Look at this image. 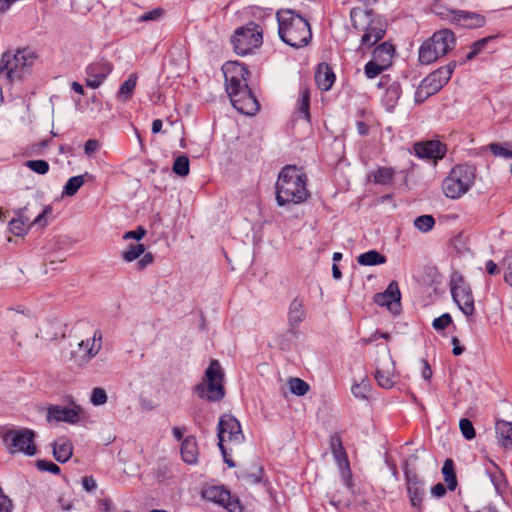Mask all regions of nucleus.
I'll return each instance as SVG.
<instances>
[{
    "label": "nucleus",
    "mask_w": 512,
    "mask_h": 512,
    "mask_svg": "<svg viewBox=\"0 0 512 512\" xmlns=\"http://www.w3.org/2000/svg\"><path fill=\"white\" fill-rule=\"evenodd\" d=\"M310 196L307 189V176L295 165L282 168L276 182V201L279 206L300 204Z\"/></svg>",
    "instance_id": "nucleus-1"
},
{
    "label": "nucleus",
    "mask_w": 512,
    "mask_h": 512,
    "mask_svg": "<svg viewBox=\"0 0 512 512\" xmlns=\"http://www.w3.org/2000/svg\"><path fill=\"white\" fill-rule=\"evenodd\" d=\"M278 34L287 45L299 49L307 46L312 39L310 23L292 9L277 11Z\"/></svg>",
    "instance_id": "nucleus-2"
},
{
    "label": "nucleus",
    "mask_w": 512,
    "mask_h": 512,
    "mask_svg": "<svg viewBox=\"0 0 512 512\" xmlns=\"http://www.w3.org/2000/svg\"><path fill=\"white\" fill-rule=\"evenodd\" d=\"M353 28L362 32L361 47L370 48L378 43L385 35L386 24L372 11L357 7L350 12Z\"/></svg>",
    "instance_id": "nucleus-3"
},
{
    "label": "nucleus",
    "mask_w": 512,
    "mask_h": 512,
    "mask_svg": "<svg viewBox=\"0 0 512 512\" xmlns=\"http://www.w3.org/2000/svg\"><path fill=\"white\" fill-rule=\"evenodd\" d=\"M456 37L453 31L441 29L425 40L419 48V62L424 65L435 62L454 49Z\"/></svg>",
    "instance_id": "nucleus-4"
},
{
    "label": "nucleus",
    "mask_w": 512,
    "mask_h": 512,
    "mask_svg": "<svg viewBox=\"0 0 512 512\" xmlns=\"http://www.w3.org/2000/svg\"><path fill=\"white\" fill-rule=\"evenodd\" d=\"M35 55L29 49L6 51L0 60V76L10 81L20 80L30 73Z\"/></svg>",
    "instance_id": "nucleus-5"
},
{
    "label": "nucleus",
    "mask_w": 512,
    "mask_h": 512,
    "mask_svg": "<svg viewBox=\"0 0 512 512\" xmlns=\"http://www.w3.org/2000/svg\"><path fill=\"white\" fill-rule=\"evenodd\" d=\"M476 168L473 165L461 164L453 167L442 182V190L446 197L458 199L468 192L475 179Z\"/></svg>",
    "instance_id": "nucleus-6"
},
{
    "label": "nucleus",
    "mask_w": 512,
    "mask_h": 512,
    "mask_svg": "<svg viewBox=\"0 0 512 512\" xmlns=\"http://www.w3.org/2000/svg\"><path fill=\"white\" fill-rule=\"evenodd\" d=\"M36 434L29 428L8 429L1 434V439L9 454L22 453L34 456L37 453Z\"/></svg>",
    "instance_id": "nucleus-7"
},
{
    "label": "nucleus",
    "mask_w": 512,
    "mask_h": 512,
    "mask_svg": "<svg viewBox=\"0 0 512 512\" xmlns=\"http://www.w3.org/2000/svg\"><path fill=\"white\" fill-rule=\"evenodd\" d=\"M234 51L240 56L250 54L263 43V29L253 21L238 27L231 38Z\"/></svg>",
    "instance_id": "nucleus-8"
},
{
    "label": "nucleus",
    "mask_w": 512,
    "mask_h": 512,
    "mask_svg": "<svg viewBox=\"0 0 512 512\" xmlns=\"http://www.w3.org/2000/svg\"><path fill=\"white\" fill-rule=\"evenodd\" d=\"M223 377L221 365L217 360H212L205 371L206 383L198 384L195 388L198 396L209 401H220L225 395Z\"/></svg>",
    "instance_id": "nucleus-9"
},
{
    "label": "nucleus",
    "mask_w": 512,
    "mask_h": 512,
    "mask_svg": "<svg viewBox=\"0 0 512 512\" xmlns=\"http://www.w3.org/2000/svg\"><path fill=\"white\" fill-rule=\"evenodd\" d=\"M450 291L454 302L460 311L470 318L475 313L474 296L470 285L464 280L459 273H454L450 281Z\"/></svg>",
    "instance_id": "nucleus-10"
},
{
    "label": "nucleus",
    "mask_w": 512,
    "mask_h": 512,
    "mask_svg": "<svg viewBox=\"0 0 512 512\" xmlns=\"http://www.w3.org/2000/svg\"><path fill=\"white\" fill-rule=\"evenodd\" d=\"M417 459L418 457L416 455H411L407 460H405L404 476L409 501L412 507L421 510L422 501L425 496V487L424 481L418 477L414 468V464Z\"/></svg>",
    "instance_id": "nucleus-11"
},
{
    "label": "nucleus",
    "mask_w": 512,
    "mask_h": 512,
    "mask_svg": "<svg viewBox=\"0 0 512 512\" xmlns=\"http://www.w3.org/2000/svg\"><path fill=\"white\" fill-rule=\"evenodd\" d=\"M226 91L230 98L239 96L242 90H248L247 76L249 71L238 62H227L223 66Z\"/></svg>",
    "instance_id": "nucleus-12"
},
{
    "label": "nucleus",
    "mask_w": 512,
    "mask_h": 512,
    "mask_svg": "<svg viewBox=\"0 0 512 512\" xmlns=\"http://www.w3.org/2000/svg\"><path fill=\"white\" fill-rule=\"evenodd\" d=\"M456 66V61H450L447 65L430 73L422 80L417 95L424 94L425 97H428L437 93L448 83Z\"/></svg>",
    "instance_id": "nucleus-13"
},
{
    "label": "nucleus",
    "mask_w": 512,
    "mask_h": 512,
    "mask_svg": "<svg viewBox=\"0 0 512 512\" xmlns=\"http://www.w3.org/2000/svg\"><path fill=\"white\" fill-rule=\"evenodd\" d=\"M218 447L222 455L225 456L224 442H233L241 444L244 440V434L240 422L231 414H224L218 422Z\"/></svg>",
    "instance_id": "nucleus-14"
},
{
    "label": "nucleus",
    "mask_w": 512,
    "mask_h": 512,
    "mask_svg": "<svg viewBox=\"0 0 512 512\" xmlns=\"http://www.w3.org/2000/svg\"><path fill=\"white\" fill-rule=\"evenodd\" d=\"M203 499L224 507L229 512H243V507L238 498L232 497L231 493L223 486H208L202 489Z\"/></svg>",
    "instance_id": "nucleus-15"
},
{
    "label": "nucleus",
    "mask_w": 512,
    "mask_h": 512,
    "mask_svg": "<svg viewBox=\"0 0 512 512\" xmlns=\"http://www.w3.org/2000/svg\"><path fill=\"white\" fill-rule=\"evenodd\" d=\"M102 332L97 329L94 331L92 337L82 340L78 344L79 355H75V362L79 366L86 365L92 358H94L102 347Z\"/></svg>",
    "instance_id": "nucleus-16"
},
{
    "label": "nucleus",
    "mask_w": 512,
    "mask_h": 512,
    "mask_svg": "<svg viewBox=\"0 0 512 512\" xmlns=\"http://www.w3.org/2000/svg\"><path fill=\"white\" fill-rule=\"evenodd\" d=\"M112 71V65L103 59L93 62L86 68L85 83L92 89L98 88Z\"/></svg>",
    "instance_id": "nucleus-17"
},
{
    "label": "nucleus",
    "mask_w": 512,
    "mask_h": 512,
    "mask_svg": "<svg viewBox=\"0 0 512 512\" xmlns=\"http://www.w3.org/2000/svg\"><path fill=\"white\" fill-rule=\"evenodd\" d=\"M448 17L452 23L468 29L480 28L486 23V18L483 15L466 10H449Z\"/></svg>",
    "instance_id": "nucleus-18"
},
{
    "label": "nucleus",
    "mask_w": 512,
    "mask_h": 512,
    "mask_svg": "<svg viewBox=\"0 0 512 512\" xmlns=\"http://www.w3.org/2000/svg\"><path fill=\"white\" fill-rule=\"evenodd\" d=\"M401 293L396 281L390 282L384 292L377 293L374 296V302L379 306H385L394 314L400 311Z\"/></svg>",
    "instance_id": "nucleus-19"
},
{
    "label": "nucleus",
    "mask_w": 512,
    "mask_h": 512,
    "mask_svg": "<svg viewBox=\"0 0 512 512\" xmlns=\"http://www.w3.org/2000/svg\"><path fill=\"white\" fill-rule=\"evenodd\" d=\"M81 408L78 405L74 407H63L59 405H51L47 409V421L48 422H67L75 424L79 421V414Z\"/></svg>",
    "instance_id": "nucleus-20"
},
{
    "label": "nucleus",
    "mask_w": 512,
    "mask_h": 512,
    "mask_svg": "<svg viewBox=\"0 0 512 512\" xmlns=\"http://www.w3.org/2000/svg\"><path fill=\"white\" fill-rule=\"evenodd\" d=\"M233 107L245 115H253L259 110V103L250 89L242 90L239 96L230 98Z\"/></svg>",
    "instance_id": "nucleus-21"
},
{
    "label": "nucleus",
    "mask_w": 512,
    "mask_h": 512,
    "mask_svg": "<svg viewBox=\"0 0 512 512\" xmlns=\"http://www.w3.org/2000/svg\"><path fill=\"white\" fill-rule=\"evenodd\" d=\"M416 155L425 159H441L446 154V147L438 140L418 143L414 147Z\"/></svg>",
    "instance_id": "nucleus-22"
},
{
    "label": "nucleus",
    "mask_w": 512,
    "mask_h": 512,
    "mask_svg": "<svg viewBox=\"0 0 512 512\" xmlns=\"http://www.w3.org/2000/svg\"><path fill=\"white\" fill-rule=\"evenodd\" d=\"M315 82L322 91L331 89L335 82V74L332 68L326 63H320L315 72Z\"/></svg>",
    "instance_id": "nucleus-23"
},
{
    "label": "nucleus",
    "mask_w": 512,
    "mask_h": 512,
    "mask_svg": "<svg viewBox=\"0 0 512 512\" xmlns=\"http://www.w3.org/2000/svg\"><path fill=\"white\" fill-rule=\"evenodd\" d=\"M180 453L182 460L189 464H196L199 456V449L196 438L194 436H187L183 439Z\"/></svg>",
    "instance_id": "nucleus-24"
},
{
    "label": "nucleus",
    "mask_w": 512,
    "mask_h": 512,
    "mask_svg": "<svg viewBox=\"0 0 512 512\" xmlns=\"http://www.w3.org/2000/svg\"><path fill=\"white\" fill-rule=\"evenodd\" d=\"M402 89L398 82H392L386 89L384 96L382 97V104L386 111L393 112L398 104L401 97Z\"/></svg>",
    "instance_id": "nucleus-25"
},
{
    "label": "nucleus",
    "mask_w": 512,
    "mask_h": 512,
    "mask_svg": "<svg viewBox=\"0 0 512 512\" xmlns=\"http://www.w3.org/2000/svg\"><path fill=\"white\" fill-rule=\"evenodd\" d=\"M73 446L69 439L59 438L53 443V455L60 463H65L72 456Z\"/></svg>",
    "instance_id": "nucleus-26"
},
{
    "label": "nucleus",
    "mask_w": 512,
    "mask_h": 512,
    "mask_svg": "<svg viewBox=\"0 0 512 512\" xmlns=\"http://www.w3.org/2000/svg\"><path fill=\"white\" fill-rule=\"evenodd\" d=\"M238 478L246 484H258L263 478V468L256 462L251 463L248 467L239 471Z\"/></svg>",
    "instance_id": "nucleus-27"
},
{
    "label": "nucleus",
    "mask_w": 512,
    "mask_h": 512,
    "mask_svg": "<svg viewBox=\"0 0 512 512\" xmlns=\"http://www.w3.org/2000/svg\"><path fill=\"white\" fill-rule=\"evenodd\" d=\"M495 431L499 444L504 448L512 449V422L505 420L497 421Z\"/></svg>",
    "instance_id": "nucleus-28"
},
{
    "label": "nucleus",
    "mask_w": 512,
    "mask_h": 512,
    "mask_svg": "<svg viewBox=\"0 0 512 512\" xmlns=\"http://www.w3.org/2000/svg\"><path fill=\"white\" fill-rule=\"evenodd\" d=\"M298 118L310 122V91L306 86L301 87L300 97L296 103Z\"/></svg>",
    "instance_id": "nucleus-29"
},
{
    "label": "nucleus",
    "mask_w": 512,
    "mask_h": 512,
    "mask_svg": "<svg viewBox=\"0 0 512 512\" xmlns=\"http://www.w3.org/2000/svg\"><path fill=\"white\" fill-rule=\"evenodd\" d=\"M306 313L301 300L295 298L289 306L288 322L292 328H296L305 319Z\"/></svg>",
    "instance_id": "nucleus-30"
},
{
    "label": "nucleus",
    "mask_w": 512,
    "mask_h": 512,
    "mask_svg": "<svg viewBox=\"0 0 512 512\" xmlns=\"http://www.w3.org/2000/svg\"><path fill=\"white\" fill-rule=\"evenodd\" d=\"M330 448L331 451L336 459V461L341 465L342 463H345L348 465V458L346 451L342 444V439L339 435L334 434L330 436Z\"/></svg>",
    "instance_id": "nucleus-31"
},
{
    "label": "nucleus",
    "mask_w": 512,
    "mask_h": 512,
    "mask_svg": "<svg viewBox=\"0 0 512 512\" xmlns=\"http://www.w3.org/2000/svg\"><path fill=\"white\" fill-rule=\"evenodd\" d=\"M357 261L363 266L380 265L386 262V257L376 250H370L358 256Z\"/></svg>",
    "instance_id": "nucleus-32"
},
{
    "label": "nucleus",
    "mask_w": 512,
    "mask_h": 512,
    "mask_svg": "<svg viewBox=\"0 0 512 512\" xmlns=\"http://www.w3.org/2000/svg\"><path fill=\"white\" fill-rule=\"evenodd\" d=\"M442 474L447 484V488L450 491H454L457 487V478L454 471V462L452 459L445 460L442 467Z\"/></svg>",
    "instance_id": "nucleus-33"
},
{
    "label": "nucleus",
    "mask_w": 512,
    "mask_h": 512,
    "mask_svg": "<svg viewBox=\"0 0 512 512\" xmlns=\"http://www.w3.org/2000/svg\"><path fill=\"white\" fill-rule=\"evenodd\" d=\"M495 37L496 36H488L473 42V44L470 46V51L465 56L464 60L460 62V64H464L466 61L472 60L475 56L481 53L486 47V45L492 40H494Z\"/></svg>",
    "instance_id": "nucleus-34"
},
{
    "label": "nucleus",
    "mask_w": 512,
    "mask_h": 512,
    "mask_svg": "<svg viewBox=\"0 0 512 512\" xmlns=\"http://www.w3.org/2000/svg\"><path fill=\"white\" fill-rule=\"evenodd\" d=\"M395 171L391 167H379L373 172V181L376 184L386 185L393 180Z\"/></svg>",
    "instance_id": "nucleus-35"
},
{
    "label": "nucleus",
    "mask_w": 512,
    "mask_h": 512,
    "mask_svg": "<svg viewBox=\"0 0 512 512\" xmlns=\"http://www.w3.org/2000/svg\"><path fill=\"white\" fill-rule=\"evenodd\" d=\"M30 221L28 218H23L19 216L18 218H14L9 222V229L11 233L16 236L25 235L29 229Z\"/></svg>",
    "instance_id": "nucleus-36"
},
{
    "label": "nucleus",
    "mask_w": 512,
    "mask_h": 512,
    "mask_svg": "<svg viewBox=\"0 0 512 512\" xmlns=\"http://www.w3.org/2000/svg\"><path fill=\"white\" fill-rule=\"evenodd\" d=\"M375 379L378 385L385 389H390L394 386L395 381L393 379V372L389 369L384 370L381 368H377L375 372Z\"/></svg>",
    "instance_id": "nucleus-37"
},
{
    "label": "nucleus",
    "mask_w": 512,
    "mask_h": 512,
    "mask_svg": "<svg viewBox=\"0 0 512 512\" xmlns=\"http://www.w3.org/2000/svg\"><path fill=\"white\" fill-rule=\"evenodd\" d=\"M84 182V175H78L69 178L66 184L64 185L63 194L66 196L75 195L78 192V190L82 187Z\"/></svg>",
    "instance_id": "nucleus-38"
},
{
    "label": "nucleus",
    "mask_w": 512,
    "mask_h": 512,
    "mask_svg": "<svg viewBox=\"0 0 512 512\" xmlns=\"http://www.w3.org/2000/svg\"><path fill=\"white\" fill-rule=\"evenodd\" d=\"M487 473L490 477L492 484L494 485L496 491L500 493L506 487V480L502 471L499 470L497 466L493 467V470H487Z\"/></svg>",
    "instance_id": "nucleus-39"
},
{
    "label": "nucleus",
    "mask_w": 512,
    "mask_h": 512,
    "mask_svg": "<svg viewBox=\"0 0 512 512\" xmlns=\"http://www.w3.org/2000/svg\"><path fill=\"white\" fill-rule=\"evenodd\" d=\"M136 81V74H131L128 79L120 86L119 97H121L124 101L130 99L136 87Z\"/></svg>",
    "instance_id": "nucleus-40"
},
{
    "label": "nucleus",
    "mask_w": 512,
    "mask_h": 512,
    "mask_svg": "<svg viewBox=\"0 0 512 512\" xmlns=\"http://www.w3.org/2000/svg\"><path fill=\"white\" fill-rule=\"evenodd\" d=\"M145 251V246L143 244H131L128 248L123 251L122 258L126 262H132L138 259Z\"/></svg>",
    "instance_id": "nucleus-41"
},
{
    "label": "nucleus",
    "mask_w": 512,
    "mask_h": 512,
    "mask_svg": "<svg viewBox=\"0 0 512 512\" xmlns=\"http://www.w3.org/2000/svg\"><path fill=\"white\" fill-rule=\"evenodd\" d=\"M289 388L292 394L297 396H304L309 391V385L304 380L293 377L288 381Z\"/></svg>",
    "instance_id": "nucleus-42"
},
{
    "label": "nucleus",
    "mask_w": 512,
    "mask_h": 512,
    "mask_svg": "<svg viewBox=\"0 0 512 512\" xmlns=\"http://www.w3.org/2000/svg\"><path fill=\"white\" fill-rule=\"evenodd\" d=\"M435 225V219L432 215H421L415 218L414 226L421 232H429Z\"/></svg>",
    "instance_id": "nucleus-43"
},
{
    "label": "nucleus",
    "mask_w": 512,
    "mask_h": 512,
    "mask_svg": "<svg viewBox=\"0 0 512 512\" xmlns=\"http://www.w3.org/2000/svg\"><path fill=\"white\" fill-rule=\"evenodd\" d=\"M189 159L185 155L178 156L173 164V172L179 176H187L189 174Z\"/></svg>",
    "instance_id": "nucleus-44"
},
{
    "label": "nucleus",
    "mask_w": 512,
    "mask_h": 512,
    "mask_svg": "<svg viewBox=\"0 0 512 512\" xmlns=\"http://www.w3.org/2000/svg\"><path fill=\"white\" fill-rule=\"evenodd\" d=\"M385 69V65H379L375 61H368L364 66V73L368 79H373L380 75Z\"/></svg>",
    "instance_id": "nucleus-45"
},
{
    "label": "nucleus",
    "mask_w": 512,
    "mask_h": 512,
    "mask_svg": "<svg viewBox=\"0 0 512 512\" xmlns=\"http://www.w3.org/2000/svg\"><path fill=\"white\" fill-rule=\"evenodd\" d=\"M25 165L33 172L44 175L49 171V164L45 160H29Z\"/></svg>",
    "instance_id": "nucleus-46"
},
{
    "label": "nucleus",
    "mask_w": 512,
    "mask_h": 512,
    "mask_svg": "<svg viewBox=\"0 0 512 512\" xmlns=\"http://www.w3.org/2000/svg\"><path fill=\"white\" fill-rule=\"evenodd\" d=\"M351 391L356 398L366 399L370 391V384L368 381L362 380L360 383L354 384Z\"/></svg>",
    "instance_id": "nucleus-47"
},
{
    "label": "nucleus",
    "mask_w": 512,
    "mask_h": 512,
    "mask_svg": "<svg viewBox=\"0 0 512 512\" xmlns=\"http://www.w3.org/2000/svg\"><path fill=\"white\" fill-rule=\"evenodd\" d=\"M459 427L465 439L472 440L473 438H475V429L473 427L472 422L469 419H461L459 422Z\"/></svg>",
    "instance_id": "nucleus-48"
},
{
    "label": "nucleus",
    "mask_w": 512,
    "mask_h": 512,
    "mask_svg": "<svg viewBox=\"0 0 512 512\" xmlns=\"http://www.w3.org/2000/svg\"><path fill=\"white\" fill-rule=\"evenodd\" d=\"M452 323V317L449 313H444L441 316L435 318L432 322V327L437 330L441 331L447 328Z\"/></svg>",
    "instance_id": "nucleus-49"
},
{
    "label": "nucleus",
    "mask_w": 512,
    "mask_h": 512,
    "mask_svg": "<svg viewBox=\"0 0 512 512\" xmlns=\"http://www.w3.org/2000/svg\"><path fill=\"white\" fill-rule=\"evenodd\" d=\"M90 400L95 406L103 405L107 402V394L104 389L96 387L92 390Z\"/></svg>",
    "instance_id": "nucleus-50"
},
{
    "label": "nucleus",
    "mask_w": 512,
    "mask_h": 512,
    "mask_svg": "<svg viewBox=\"0 0 512 512\" xmlns=\"http://www.w3.org/2000/svg\"><path fill=\"white\" fill-rule=\"evenodd\" d=\"M394 52V47L391 44L384 42L380 44L377 48H375V50L373 51V56L374 58H379L382 55H386L388 56V59H390Z\"/></svg>",
    "instance_id": "nucleus-51"
},
{
    "label": "nucleus",
    "mask_w": 512,
    "mask_h": 512,
    "mask_svg": "<svg viewBox=\"0 0 512 512\" xmlns=\"http://www.w3.org/2000/svg\"><path fill=\"white\" fill-rule=\"evenodd\" d=\"M164 15L162 8H155L149 12H146L138 17V22L157 21Z\"/></svg>",
    "instance_id": "nucleus-52"
},
{
    "label": "nucleus",
    "mask_w": 512,
    "mask_h": 512,
    "mask_svg": "<svg viewBox=\"0 0 512 512\" xmlns=\"http://www.w3.org/2000/svg\"><path fill=\"white\" fill-rule=\"evenodd\" d=\"M36 467L40 471H47V472H50L55 475L59 474L61 471L60 467L58 465H56L55 463H53L51 461H46V460H37Z\"/></svg>",
    "instance_id": "nucleus-53"
},
{
    "label": "nucleus",
    "mask_w": 512,
    "mask_h": 512,
    "mask_svg": "<svg viewBox=\"0 0 512 512\" xmlns=\"http://www.w3.org/2000/svg\"><path fill=\"white\" fill-rule=\"evenodd\" d=\"M489 148H490V151L495 156H500L505 159L512 158V152L509 149H507L506 147L502 146L501 144L493 143V144H490Z\"/></svg>",
    "instance_id": "nucleus-54"
},
{
    "label": "nucleus",
    "mask_w": 512,
    "mask_h": 512,
    "mask_svg": "<svg viewBox=\"0 0 512 512\" xmlns=\"http://www.w3.org/2000/svg\"><path fill=\"white\" fill-rule=\"evenodd\" d=\"M503 263L505 266L504 280L508 285L512 286V254L506 255Z\"/></svg>",
    "instance_id": "nucleus-55"
},
{
    "label": "nucleus",
    "mask_w": 512,
    "mask_h": 512,
    "mask_svg": "<svg viewBox=\"0 0 512 512\" xmlns=\"http://www.w3.org/2000/svg\"><path fill=\"white\" fill-rule=\"evenodd\" d=\"M52 214V207L50 205L46 206L41 213H39L32 224L39 226H46L48 221L47 217Z\"/></svg>",
    "instance_id": "nucleus-56"
},
{
    "label": "nucleus",
    "mask_w": 512,
    "mask_h": 512,
    "mask_svg": "<svg viewBox=\"0 0 512 512\" xmlns=\"http://www.w3.org/2000/svg\"><path fill=\"white\" fill-rule=\"evenodd\" d=\"M146 235V230L139 226L136 230L128 231L124 234V239H135L137 241L141 240Z\"/></svg>",
    "instance_id": "nucleus-57"
},
{
    "label": "nucleus",
    "mask_w": 512,
    "mask_h": 512,
    "mask_svg": "<svg viewBox=\"0 0 512 512\" xmlns=\"http://www.w3.org/2000/svg\"><path fill=\"white\" fill-rule=\"evenodd\" d=\"M12 501L6 496L0 487V512H11Z\"/></svg>",
    "instance_id": "nucleus-58"
},
{
    "label": "nucleus",
    "mask_w": 512,
    "mask_h": 512,
    "mask_svg": "<svg viewBox=\"0 0 512 512\" xmlns=\"http://www.w3.org/2000/svg\"><path fill=\"white\" fill-rule=\"evenodd\" d=\"M100 147L99 141L96 139H89L85 142L84 152L87 156H91Z\"/></svg>",
    "instance_id": "nucleus-59"
},
{
    "label": "nucleus",
    "mask_w": 512,
    "mask_h": 512,
    "mask_svg": "<svg viewBox=\"0 0 512 512\" xmlns=\"http://www.w3.org/2000/svg\"><path fill=\"white\" fill-rule=\"evenodd\" d=\"M82 486L87 492H93L97 489L96 480L92 476L83 477Z\"/></svg>",
    "instance_id": "nucleus-60"
},
{
    "label": "nucleus",
    "mask_w": 512,
    "mask_h": 512,
    "mask_svg": "<svg viewBox=\"0 0 512 512\" xmlns=\"http://www.w3.org/2000/svg\"><path fill=\"white\" fill-rule=\"evenodd\" d=\"M154 260V257L151 253H146L143 257L137 262L138 269L142 270L150 265Z\"/></svg>",
    "instance_id": "nucleus-61"
},
{
    "label": "nucleus",
    "mask_w": 512,
    "mask_h": 512,
    "mask_svg": "<svg viewBox=\"0 0 512 512\" xmlns=\"http://www.w3.org/2000/svg\"><path fill=\"white\" fill-rule=\"evenodd\" d=\"M431 494L436 498H441L446 494V488L442 483H437L431 488Z\"/></svg>",
    "instance_id": "nucleus-62"
},
{
    "label": "nucleus",
    "mask_w": 512,
    "mask_h": 512,
    "mask_svg": "<svg viewBox=\"0 0 512 512\" xmlns=\"http://www.w3.org/2000/svg\"><path fill=\"white\" fill-rule=\"evenodd\" d=\"M101 511L102 512H114L115 507L111 501V499L106 498L100 501Z\"/></svg>",
    "instance_id": "nucleus-63"
},
{
    "label": "nucleus",
    "mask_w": 512,
    "mask_h": 512,
    "mask_svg": "<svg viewBox=\"0 0 512 512\" xmlns=\"http://www.w3.org/2000/svg\"><path fill=\"white\" fill-rule=\"evenodd\" d=\"M485 267H486V270L487 272L490 274V275H496L500 272V269L499 267L497 266V264L492 261V260H488L485 264Z\"/></svg>",
    "instance_id": "nucleus-64"
}]
</instances>
